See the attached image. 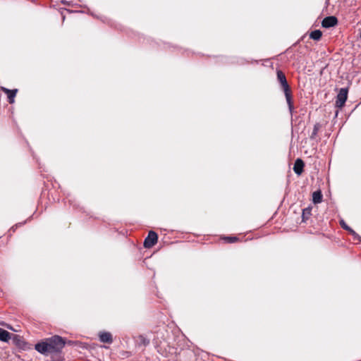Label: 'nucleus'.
I'll use <instances>...</instances> for the list:
<instances>
[{"instance_id": "nucleus-3", "label": "nucleus", "mask_w": 361, "mask_h": 361, "mask_svg": "<svg viewBox=\"0 0 361 361\" xmlns=\"http://www.w3.org/2000/svg\"><path fill=\"white\" fill-rule=\"evenodd\" d=\"M348 98V90L346 88H341L337 94L336 100V106L338 108H342Z\"/></svg>"}, {"instance_id": "nucleus-11", "label": "nucleus", "mask_w": 361, "mask_h": 361, "mask_svg": "<svg viewBox=\"0 0 361 361\" xmlns=\"http://www.w3.org/2000/svg\"><path fill=\"white\" fill-rule=\"evenodd\" d=\"M340 224L344 230L349 231L350 233L354 236L355 239L357 238L360 240V237L350 227H349L343 219L340 221Z\"/></svg>"}, {"instance_id": "nucleus-15", "label": "nucleus", "mask_w": 361, "mask_h": 361, "mask_svg": "<svg viewBox=\"0 0 361 361\" xmlns=\"http://www.w3.org/2000/svg\"><path fill=\"white\" fill-rule=\"evenodd\" d=\"M320 128H321L320 123H317L314 124L313 130H312V133L310 135V139H312V140L315 139V137H316V136H317V135L318 133V131L319 130Z\"/></svg>"}, {"instance_id": "nucleus-6", "label": "nucleus", "mask_w": 361, "mask_h": 361, "mask_svg": "<svg viewBox=\"0 0 361 361\" xmlns=\"http://www.w3.org/2000/svg\"><path fill=\"white\" fill-rule=\"evenodd\" d=\"M338 23V20L335 16H328L323 19L322 25L323 27L329 28L335 26Z\"/></svg>"}, {"instance_id": "nucleus-18", "label": "nucleus", "mask_w": 361, "mask_h": 361, "mask_svg": "<svg viewBox=\"0 0 361 361\" xmlns=\"http://www.w3.org/2000/svg\"><path fill=\"white\" fill-rule=\"evenodd\" d=\"M77 343H78V341H66V344H67L68 345H77Z\"/></svg>"}, {"instance_id": "nucleus-5", "label": "nucleus", "mask_w": 361, "mask_h": 361, "mask_svg": "<svg viewBox=\"0 0 361 361\" xmlns=\"http://www.w3.org/2000/svg\"><path fill=\"white\" fill-rule=\"evenodd\" d=\"M12 343L16 347L20 349H25L26 348V342L22 336L18 334H13L12 336Z\"/></svg>"}, {"instance_id": "nucleus-1", "label": "nucleus", "mask_w": 361, "mask_h": 361, "mask_svg": "<svg viewBox=\"0 0 361 361\" xmlns=\"http://www.w3.org/2000/svg\"><path fill=\"white\" fill-rule=\"evenodd\" d=\"M66 343V341L64 338L55 335L36 343L35 349L42 355L57 354L61 353Z\"/></svg>"}, {"instance_id": "nucleus-13", "label": "nucleus", "mask_w": 361, "mask_h": 361, "mask_svg": "<svg viewBox=\"0 0 361 361\" xmlns=\"http://www.w3.org/2000/svg\"><path fill=\"white\" fill-rule=\"evenodd\" d=\"M322 36V32L319 30L312 31L310 34V37L314 40H319Z\"/></svg>"}, {"instance_id": "nucleus-7", "label": "nucleus", "mask_w": 361, "mask_h": 361, "mask_svg": "<svg viewBox=\"0 0 361 361\" xmlns=\"http://www.w3.org/2000/svg\"><path fill=\"white\" fill-rule=\"evenodd\" d=\"M304 162L300 159H297L295 161L293 171L297 175H300L303 171Z\"/></svg>"}, {"instance_id": "nucleus-14", "label": "nucleus", "mask_w": 361, "mask_h": 361, "mask_svg": "<svg viewBox=\"0 0 361 361\" xmlns=\"http://www.w3.org/2000/svg\"><path fill=\"white\" fill-rule=\"evenodd\" d=\"M311 207H307L302 209V221L305 222L312 214Z\"/></svg>"}, {"instance_id": "nucleus-8", "label": "nucleus", "mask_w": 361, "mask_h": 361, "mask_svg": "<svg viewBox=\"0 0 361 361\" xmlns=\"http://www.w3.org/2000/svg\"><path fill=\"white\" fill-rule=\"evenodd\" d=\"M99 340L101 342L111 343L113 342L112 336L109 332H100L99 334Z\"/></svg>"}, {"instance_id": "nucleus-4", "label": "nucleus", "mask_w": 361, "mask_h": 361, "mask_svg": "<svg viewBox=\"0 0 361 361\" xmlns=\"http://www.w3.org/2000/svg\"><path fill=\"white\" fill-rule=\"evenodd\" d=\"M157 239H158L157 234L154 231H150L148 233V235L145 239V241H144L145 247H146V248L152 247L157 243Z\"/></svg>"}, {"instance_id": "nucleus-19", "label": "nucleus", "mask_w": 361, "mask_h": 361, "mask_svg": "<svg viewBox=\"0 0 361 361\" xmlns=\"http://www.w3.org/2000/svg\"><path fill=\"white\" fill-rule=\"evenodd\" d=\"M54 361H61V360H54Z\"/></svg>"}, {"instance_id": "nucleus-10", "label": "nucleus", "mask_w": 361, "mask_h": 361, "mask_svg": "<svg viewBox=\"0 0 361 361\" xmlns=\"http://www.w3.org/2000/svg\"><path fill=\"white\" fill-rule=\"evenodd\" d=\"M3 90L7 94L8 101L10 104H13L14 102V98L17 93V90H8L6 88H3Z\"/></svg>"}, {"instance_id": "nucleus-9", "label": "nucleus", "mask_w": 361, "mask_h": 361, "mask_svg": "<svg viewBox=\"0 0 361 361\" xmlns=\"http://www.w3.org/2000/svg\"><path fill=\"white\" fill-rule=\"evenodd\" d=\"M13 334L9 333L6 330L0 328V341L8 343L10 339H12Z\"/></svg>"}, {"instance_id": "nucleus-16", "label": "nucleus", "mask_w": 361, "mask_h": 361, "mask_svg": "<svg viewBox=\"0 0 361 361\" xmlns=\"http://www.w3.org/2000/svg\"><path fill=\"white\" fill-rule=\"evenodd\" d=\"M227 243H233L238 240V238L235 236H226L224 238Z\"/></svg>"}, {"instance_id": "nucleus-17", "label": "nucleus", "mask_w": 361, "mask_h": 361, "mask_svg": "<svg viewBox=\"0 0 361 361\" xmlns=\"http://www.w3.org/2000/svg\"><path fill=\"white\" fill-rule=\"evenodd\" d=\"M140 340L144 345H147L149 343V341L142 336H140Z\"/></svg>"}, {"instance_id": "nucleus-12", "label": "nucleus", "mask_w": 361, "mask_h": 361, "mask_svg": "<svg viewBox=\"0 0 361 361\" xmlns=\"http://www.w3.org/2000/svg\"><path fill=\"white\" fill-rule=\"evenodd\" d=\"M322 194L320 190L314 191L312 194V202L314 204H319L322 201Z\"/></svg>"}, {"instance_id": "nucleus-2", "label": "nucleus", "mask_w": 361, "mask_h": 361, "mask_svg": "<svg viewBox=\"0 0 361 361\" xmlns=\"http://www.w3.org/2000/svg\"><path fill=\"white\" fill-rule=\"evenodd\" d=\"M277 74V79L279 82H280L281 87L283 90L286 102L288 106V109L290 111V115L293 114L294 106L293 103V97L291 94V90L290 87L287 82L285 74L281 71V70H278L276 72Z\"/></svg>"}]
</instances>
